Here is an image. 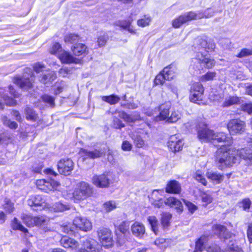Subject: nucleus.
I'll list each match as a JSON object with an SVG mask.
<instances>
[{
  "instance_id": "f257e3e1",
  "label": "nucleus",
  "mask_w": 252,
  "mask_h": 252,
  "mask_svg": "<svg viewBox=\"0 0 252 252\" xmlns=\"http://www.w3.org/2000/svg\"><path fill=\"white\" fill-rule=\"evenodd\" d=\"M230 145H222L215 153V163L219 169L223 170L238 163L241 158L244 159L248 165H252V151L251 149L236 150L229 148Z\"/></svg>"
},
{
  "instance_id": "f03ea898",
  "label": "nucleus",
  "mask_w": 252,
  "mask_h": 252,
  "mask_svg": "<svg viewBox=\"0 0 252 252\" xmlns=\"http://www.w3.org/2000/svg\"><path fill=\"white\" fill-rule=\"evenodd\" d=\"M197 44L196 53L194 58H192L189 69L200 70L203 67L211 68L215 65V61L210 58L205 52L213 51L215 48L213 42H208L205 38H198L195 40Z\"/></svg>"
},
{
  "instance_id": "7ed1b4c3",
  "label": "nucleus",
  "mask_w": 252,
  "mask_h": 252,
  "mask_svg": "<svg viewBox=\"0 0 252 252\" xmlns=\"http://www.w3.org/2000/svg\"><path fill=\"white\" fill-rule=\"evenodd\" d=\"M198 137L202 142H211L214 145L220 142H224L227 145L232 143V138L230 135L223 132L215 133L206 126L198 130Z\"/></svg>"
},
{
  "instance_id": "20e7f679",
  "label": "nucleus",
  "mask_w": 252,
  "mask_h": 252,
  "mask_svg": "<svg viewBox=\"0 0 252 252\" xmlns=\"http://www.w3.org/2000/svg\"><path fill=\"white\" fill-rule=\"evenodd\" d=\"M213 230L215 234L218 235L220 238H223L224 241L228 244V247L225 250L224 252H244L242 248L232 243L234 240V235H232L226 230L225 226L216 224L213 226Z\"/></svg>"
},
{
  "instance_id": "39448f33",
  "label": "nucleus",
  "mask_w": 252,
  "mask_h": 252,
  "mask_svg": "<svg viewBox=\"0 0 252 252\" xmlns=\"http://www.w3.org/2000/svg\"><path fill=\"white\" fill-rule=\"evenodd\" d=\"M44 172L48 176V178L47 180H37L36 182L37 187L45 192L57 190L60 184L58 182L55 181L53 178L55 177L57 174L50 168L45 169Z\"/></svg>"
},
{
  "instance_id": "423d86ee",
  "label": "nucleus",
  "mask_w": 252,
  "mask_h": 252,
  "mask_svg": "<svg viewBox=\"0 0 252 252\" xmlns=\"http://www.w3.org/2000/svg\"><path fill=\"white\" fill-rule=\"evenodd\" d=\"M92 192V188L88 183L81 182L77 185L73 193V198L75 202H78L88 197Z\"/></svg>"
},
{
  "instance_id": "0eeeda50",
  "label": "nucleus",
  "mask_w": 252,
  "mask_h": 252,
  "mask_svg": "<svg viewBox=\"0 0 252 252\" xmlns=\"http://www.w3.org/2000/svg\"><path fill=\"white\" fill-rule=\"evenodd\" d=\"M115 180L114 174L110 172H105L99 175H94L92 179L93 184L100 188H108Z\"/></svg>"
},
{
  "instance_id": "6e6552de",
  "label": "nucleus",
  "mask_w": 252,
  "mask_h": 252,
  "mask_svg": "<svg viewBox=\"0 0 252 252\" xmlns=\"http://www.w3.org/2000/svg\"><path fill=\"white\" fill-rule=\"evenodd\" d=\"M80 242L83 248L79 252H101V246L94 239L88 237H83Z\"/></svg>"
},
{
  "instance_id": "1a4fd4ad",
  "label": "nucleus",
  "mask_w": 252,
  "mask_h": 252,
  "mask_svg": "<svg viewBox=\"0 0 252 252\" xmlns=\"http://www.w3.org/2000/svg\"><path fill=\"white\" fill-rule=\"evenodd\" d=\"M203 15L197 16L196 13L189 12L180 16L172 22V25L175 28H178L183 24H186L191 20L197 19V17H202Z\"/></svg>"
},
{
  "instance_id": "9d476101",
  "label": "nucleus",
  "mask_w": 252,
  "mask_h": 252,
  "mask_svg": "<svg viewBox=\"0 0 252 252\" xmlns=\"http://www.w3.org/2000/svg\"><path fill=\"white\" fill-rule=\"evenodd\" d=\"M246 124L240 119L231 120L227 124V128L230 133L234 134L242 133L245 130Z\"/></svg>"
},
{
  "instance_id": "9b49d317",
  "label": "nucleus",
  "mask_w": 252,
  "mask_h": 252,
  "mask_svg": "<svg viewBox=\"0 0 252 252\" xmlns=\"http://www.w3.org/2000/svg\"><path fill=\"white\" fill-rule=\"evenodd\" d=\"M99 240L104 247L109 248L113 244L112 233L110 230L106 228H100L97 231Z\"/></svg>"
},
{
  "instance_id": "f8f14e48",
  "label": "nucleus",
  "mask_w": 252,
  "mask_h": 252,
  "mask_svg": "<svg viewBox=\"0 0 252 252\" xmlns=\"http://www.w3.org/2000/svg\"><path fill=\"white\" fill-rule=\"evenodd\" d=\"M74 167V163L69 158H63L60 160L58 168L60 174L67 176L69 175Z\"/></svg>"
},
{
  "instance_id": "ddd939ff",
  "label": "nucleus",
  "mask_w": 252,
  "mask_h": 252,
  "mask_svg": "<svg viewBox=\"0 0 252 252\" xmlns=\"http://www.w3.org/2000/svg\"><path fill=\"white\" fill-rule=\"evenodd\" d=\"M30 72L32 73L30 78L26 74H24L22 78L17 77L15 78L14 83L23 90H28L31 88L32 87L34 77L31 71L30 70Z\"/></svg>"
},
{
  "instance_id": "4468645a",
  "label": "nucleus",
  "mask_w": 252,
  "mask_h": 252,
  "mask_svg": "<svg viewBox=\"0 0 252 252\" xmlns=\"http://www.w3.org/2000/svg\"><path fill=\"white\" fill-rule=\"evenodd\" d=\"M171 105L170 103H165L161 105L159 108L160 111L159 114L156 116H154V114L152 112H150L149 113L146 112L145 113L149 116H153L156 121H164L165 120L167 121V119L169 117V109Z\"/></svg>"
},
{
  "instance_id": "2eb2a0df",
  "label": "nucleus",
  "mask_w": 252,
  "mask_h": 252,
  "mask_svg": "<svg viewBox=\"0 0 252 252\" xmlns=\"http://www.w3.org/2000/svg\"><path fill=\"white\" fill-rule=\"evenodd\" d=\"M28 202L30 206L33 207V210L44 209L47 207L45 200L39 195L31 196Z\"/></svg>"
},
{
  "instance_id": "dca6fc26",
  "label": "nucleus",
  "mask_w": 252,
  "mask_h": 252,
  "mask_svg": "<svg viewBox=\"0 0 252 252\" xmlns=\"http://www.w3.org/2000/svg\"><path fill=\"white\" fill-rule=\"evenodd\" d=\"M73 224L76 228L84 231H88L92 229V222L88 219L76 217L73 220Z\"/></svg>"
},
{
  "instance_id": "f3484780",
  "label": "nucleus",
  "mask_w": 252,
  "mask_h": 252,
  "mask_svg": "<svg viewBox=\"0 0 252 252\" xmlns=\"http://www.w3.org/2000/svg\"><path fill=\"white\" fill-rule=\"evenodd\" d=\"M183 145V140L179 139L176 135L171 136L167 143V146L170 151L174 153L181 150Z\"/></svg>"
},
{
  "instance_id": "a211bd4d",
  "label": "nucleus",
  "mask_w": 252,
  "mask_h": 252,
  "mask_svg": "<svg viewBox=\"0 0 252 252\" xmlns=\"http://www.w3.org/2000/svg\"><path fill=\"white\" fill-rule=\"evenodd\" d=\"M80 155L85 158H95L102 157L105 152L101 149H95L93 151L81 149L79 152Z\"/></svg>"
},
{
  "instance_id": "6ab92c4d",
  "label": "nucleus",
  "mask_w": 252,
  "mask_h": 252,
  "mask_svg": "<svg viewBox=\"0 0 252 252\" xmlns=\"http://www.w3.org/2000/svg\"><path fill=\"white\" fill-rule=\"evenodd\" d=\"M165 203L171 207L174 208L178 213H181L183 210L182 202L175 197H170L167 198Z\"/></svg>"
},
{
  "instance_id": "aec40b11",
  "label": "nucleus",
  "mask_w": 252,
  "mask_h": 252,
  "mask_svg": "<svg viewBox=\"0 0 252 252\" xmlns=\"http://www.w3.org/2000/svg\"><path fill=\"white\" fill-rule=\"evenodd\" d=\"M132 234L136 237L141 238L145 232L144 225L139 222H135L131 226Z\"/></svg>"
},
{
  "instance_id": "412c9836",
  "label": "nucleus",
  "mask_w": 252,
  "mask_h": 252,
  "mask_svg": "<svg viewBox=\"0 0 252 252\" xmlns=\"http://www.w3.org/2000/svg\"><path fill=\"white\" fill-rule=\"evenodd\" d=\"M181 185L177 181H170L166 186V191L168 193L178 194L181 192Z\"/></svg>"
},
{
  "instance_id": "4be33fe9",
  "label": "nucleus",
  "mask_w": 252,
  "mask_h": 252,
  "mask_svg": "<svg viewBox=\"0 0 252 252\" xmlns=\"http://www.w3.org/2000/svg\"><path fill=\"white\" fill-rule=\"evenodd\" d=\"M144 132V130L142 129H139L137 131H135L132 133L131 137L133 140L134 142L138 148H141L144 145V141L141 138L140 134H142Z\"/></svg>"
},
{
  "instance_id": "5701e85b",
  "label": "nucleus",
  "mask_w": 252,
  "mask_h": 252,
  "mask_svg": "<svg viewBox=\"0 0 252 252\" xmlns=\"http://www.w3.org/2000/svg\"><path fill=\"white\" fill-rule=\"evenodd\" d=\"M61 244L65 248L76 249L78 246V243L74 240L68 237L64 236L60 241Z\"/></svg>"
},
{
  "instance_id": "b1692460",
  "label": "nucleus",
  "mask_w": 252,
  "mask_h": 252,
  "mask_svg": "<svg viewBox=\"0 0 252 252\" xmlns=\"http://www.w3.org/2000/svg\"><path fill=\"white\" fill-rule=\"evenodd\" d=\"M58 57L63 63H77V61H78V59L74 58L68 52L63 50L60 54H59Z\"/></svg>"
},
{
  "instance_id": "393cba45",
  "label": "nucleus",
  "mask_w": 252,
  "mask_h": 252,
  "mask_svg": "<svg viewBox=\"0 0 252 252\" xmlns=\"http://www.w3.org/2000/svg\"><path fill=\"white\" fill-rule=\"evenodd\" d=\"M224 100L221 104L223 107H229L239 103L240 99L236 96L227 95L224 96Z\"/></svg>"
},
{
  "instance_id": "a878e982",
  "label": "nucleus",
  "mask_w": 252,
  "mask_h": 252,
  "mask_svg": "<svg viewBox=\"0 0 252 252\" xmlns=\"http://www.w3.org/2000/svg\"><path fill=\"white\" fill-rule=\"evenodd\" d=\"M207 177L214 183L218 184L223 180V176L214 171H208L206 173Z\"/></svg>"
},
{
  "instance_id": "bb28decb",
  "label": "nucleus",
  "mask_w": 252,
  "mask_h": 252,
  "mask_svg": "<svg viewBox=\"0 0 252 252\" xmlns=\"http://www.w3.org/2000/svg\"><path fill=\"white\" fill-rule=\"evenodd\" d=\"M133 20L131 16H130L127 21H124L119 22V26L123 29L127 30L129 32L134 34L135 33V30L131 26V22Z\"/></svg>"
},
{
  "instance_id": "cd10ccee",
  "label": "nucleus",
  "mask_w": 252,
  "mask_h": 252,
  "mask_svg": "<svg viewBox=\"0 0 252 252\" xmlns=\"http://www.w3.org/2000/svg\"><path fill=\"white\" fill-rule=\"evenodd\" d=\"M56 78V75L53 71H48L42 77L40 81L45 84L54 80Z\"/></svg>"
},
{
  "instance_id": "c85d7f7f",
  "label": "nucleus",
  "mask_w": 252,
  "mask_h": 252,
  "mask_svg": "<svg viewBox=\"0 0 252 252\" xmlns=\"http://www.w3.org/2000/svg\"><path fill=\"white\" fill-rule=\"evenodd\" d=\"M24 223L29 227H33L36 226L35 220L34 217H32L26 214H23L21 216Z\"/></svg>"
},
{
  "instance_id": "c756f323",
  "label": "nucleus",
  "mask_w": 252,
  "mask_h": 252,
  "mask_svg": "<svg viewBox=\"0 0 252 252\" xmlns=\"http://www.w3.org/2000/svg\"><path fill=\"white\" fill-rule=\"evenodd\" d=\"M26 118L28 120L35 121L38 118L37 114L31 108L27 107L25 109Z\"/></svg>"
},
{
  "instance_id": "7c9ffc66",
  "label": "nucleus",
  "mask_w": 252,
  "mask_h": 252,
  "mask_svg": "<svg viewBox=\"0 0 252 252\" xmlns=\"http://www.w3.org/2000/svg\"><path fill=\"white\" fill-rule=\"evenodd\" d=\"M174 70V68L171 66H167L163 69L162 72L167 80H170L174 78L175 76Z\"/></svg>"
},
{
  "instance_id": "2f4dec72",
  "label": "nucleus",
  "mask_w": 252,
  "mask_h": 252,
  "mask_svg": "<svg viewBox=\"0 0 252 252\" xmlns=\"http://www.w3.org/2000/svg\"><path fill=\"white\" fill-rule=\"evenodd\" d=\"M72 50L75 55L80 56L86 53L87 47L83 44L79 43L75 45Z\"/></svg>"
},
{
  "instance_id": "473e14b6",
  "label": "nucleus",
  "mask_w": 252,
  "mask_h": 252,
  "mask_svg": "<svg viewBox=\"0 0 252 252\" xmlns=\"http://www.w3.org/2000/svg\"><path fill=\"white\" fill-rule=\"evenodd\" d=\"M11 225L12 229L14 230H19L25 233L28 232V229L24 227L16 218H14L11 221Z\"/></svg>"
},
{
  "instance_id": "72a5a7b5",
  "label": "nucleus",
  "mask_w": 252,
  "mask_h": 252,
  "mask_svg": "<svg viewBox=\"0 0 252 252\" xmlns=\"http://www.w3.org/2000/svg\"><path fill=\"white\" fill-rule=\"evenodd\" d=\"M101 99L111 105L115 104L120 100V98L118 95L112 94L109 96H102Z\"/></svg>"
},
{
  "instance_id": "f704fd0d",
  "label": "nucleus",
  "mask_w": 252,
  "mask_h": 252,
  "mask_svg": "<svg viewBox=\"0 0 252 252\" xmlns=\"http://www.w3.org/2000/svg\"><path fill=\"white\" fill-rule=\"evenodd\" d=\"M160 192H163V191L155 190L153 191L151 194V197L153 199H155L157 196L158 197L157 198V200H156L153 204L158 208H159L162 204V201L161 200V198L159 196H158Z\"/></svg>"
},
{
  "instance_id": "c9c22d12",
  "label": "nucleus",
  "mask_w": 252,
  "mask_h": 252,
  "mask_svg": "<svg viewBox=\"0 0 252 252\" xmlns=\"http://www.w3.org/2000/svg\"><path fill=\"white\" fill-rule=\"evenodd\" d=\"M68 209V208L66 205L63 204L60 202H56L53 205L51 208V211L56 212H63Z\"/></svg>"
},
{
  "instance_id": "e433bc0d",
  "label": "nucleus",
  "mask_w": 252,
  "mask_h": 252,
  "mask_svg": "<svg viewBox=\"0 0 252 252\" xmlns=\"http://www.w3.org/2000/svg\"><path fill=\"white\" fill-rule=\"evenodd\" d=\"M171 215L169 213H163L161 215V223L164 228H167L170 223Z\"/></svg>"
},
{
  "instance_id": "4c0bfd02",
  "label": "nucleus",
  "mask_w": 252,
  "mask_h": 252,
  "mask_svg": "<svg viewBox=\"0 0 252 252\" xmlns=\"http://www.w3.org/2000/svg\"><path fill=\"white\" fill-rule=\"evenodd\" d=\"M148 220L151 225L152 230L155 234H157L158 231V221L156 217L152 216H149Z\"/></svg>"
},
{
  "instance_id": "58836bf2",
  "label": "nucleus",
  "mask_w": 252,
  "mask_h": 252,
  "mask_svg": "<svg viewBox=\"0 0 252 252\" xmlns=\"http://www.w3.org/2000/svg\"><path fill=\"white\" fill-rule=\"evenodd\" d=\"M216 76V72L215 71H208L205 74L202 75L200 81L201 82H206L213 80Z\"/></svg>"
},
{
  "instance_id": "ea45409f",
  "label": "nucleus",
  "mask_w": 252,
  "mask_h": 252,
  "mask_svg": "<svg viewBox=\"0 0 252 252\" xmlns=\"http://www.w3.org/2000/svg\"><path fill=\"white\" fill-rule=\"evenodd\" d=\"M42 100L49 106L53 107L55 106V98L48 94H44L41 97Z\"/></svg>"
},
{
  "instance_id": "a19ab883",
  "label": "nucleus",
  "mask_w": 252,
  "mask_h": 252,
  "mask_svg": "<svg viewBox=\"0 0 252 252\" xmlns=\"http://www.w3.org/2000/svg\"><path fill=\"white\" fill-rule=\"evenodd\" d=\"M181 114L179 111H172L171 115L167 119V122L171 123H175L181 118Z\"/></svg>"
},
{
  "instance_id": "79ce46f5",
  "label": "nucleus",
  "mask_w": 252,
  "mask_h": 252,
  "mask_svg": "<svg viewBox=\"0 0 252 252\" xmlns=\"http://www.w3.org/2000/svg\"><path fill=\"white\" fill-rule=\"evenodd\" d=\"M116 114L118 115L119 117L124 119L125 121L127 122H132L139 119L138 118H133L131 116L127 114L123 111L118 112V113H116Z\"/></svg>"
},
{
  "instance_id": "37998d69",
  "label": "nucleus",
  "mask_w": 252,
  "mask_h": 252,
  "mask_svg": "<svg viewBox=\"0 0 252 252\" xmlns=\"http://www.w3.org/2000/svg\"><path fill=\"white\" fill-rule=\"evenodd\" d=\"M210 99L213 101L221 102L223 99L225 95L223 93H214L212 92L210 95Z\"/></svg>"
},
{
  "instance_id": "c03bdc74",
  "label": "nucleus",
  "mask_w": 252,
  "mask_h": 252,
  "mask_svg": "<svg viewBox=\"0 0 252 252\" xmlns=\"http://www.w3.org/2000/svg\"><path fill=\"white\" fill-rule=\"evenodd\" d=\"M34 219L35 220L36 226L46 225L49 221L48 218L44 216L34 217Z\"/></svg>"
},
{
  "instance_id": "a18cd8bd",
  "label": "nucleus",
  "mask_w": 252,
  "mask_h": 252,
  "mask_svg": "<svg viewBox=\"0 0 252 252\" xmlns=\"http://www.w3.org/2000/svg\"><path fill=\"white\" fill-rule=\"evenodd\" d=\"M203 93H196V92H190L189 99L190 101L196 102V101L202 100Z\"/></svg>"
},
{
  "instance_id": "49530a36",
  "label": "nucleus",
  "mask_w": 252,
  "mask_h": 252,
  "mask_svg": "<svg viewBox=\"0 0 252 252\" xmlns=\"http://www.w3.org/2000/svg\"><path fill=\"white\" fill-rule=\"evenodd\" d=\"M75 226L74 224H68L61 227L62 231L69 235H73L75 232Z\"/></svg>"
},
{
  "instance_id": "de8ad7c7",
  "label": "nucleus",
  "mask_w": 252,
  "mask_h": 252,
  "mask_svg": "<svg viewBox=\"0 0 252 252\" xmlns=\"http://www.w3.org/2000/svg\"><path fill=\"white\" fill-rule=\"evenodd\" d=\"M205 239V237H201L198 239L196 242L195 248L193 252H202Z\"/></svg>"
},
{
  "instance_id": "09e8293b",
  "label": "nucleus",
  "mask_w": 252,
  "mask_h": 252,
  "mask_svg": "<svg viewBox=\"0 0 252 252\" xmlns=\"http://www.w3.org/2000/svg\"><path fill=\"white\" fill-rule=\"evenodd\" d=\"M63 51L61 45L58 43H55L51 48L50 52L52 54H55L59 56V54H60Z\"/></svg>"
},
{
  "instance_id": "8fccbe9b",
  "label": "nucleus",
  "mask_w": 252,
  "mask_h": 252,
  "mask_svg": "<svg viewBox=\"0 0 252 252\" xmlns=\"http://www.w3.org/2000/svg\"><path fill=\"white\" fill-rule=\"evenodd\" d=\"M4 202L5 203L3 205V207L5 211L9 213H12L14 210V204L7 198L5 199Z\"/></svg>"
},
{
  "instance_id": "3c124183",
  "label": "nucleus",
  "mask_w": 252,
  "mask_h": 252,
  "mask_svg": "<svg viewBox=\"0 0 252 252\" xmlns=\"http://www.w3.org/2000/svg\"><path fill=\"white\" fill-rule=\"evenodd\" d=\"M78 39L79 36L76 34H68L64 37V41L66 43H73Z\"/></svg>"
},
{
  "instance_id": "603ef678",
  "label": "nucleus",
  "mask_w": 252,
  "mask_h": 252,
  "mask_svg": "<svg viewBox=\"0 0 252 252\" xmlns=\"http://www.w3.org/2000/svg\"><path fill=\"white\" fill-rule=\"evenodd\" d=\"M103 208L106 212H110L116 208V204L114 201H109L103 204Z\"/></svg>"
},
{
  "instance_id": "864d4df0",
  "label": "nucleus",
  "mask_w": 252,
  "mask_h": 252,
  "mask_svg": "<svg viewBox=\"0 0 252 252\" xmlns=\"http://www.w3.org/2000/svg\"><path fill=\"white\" fill-rule=\"evenodd\" d=\"M151 21V19L150 17H146L141 18L137 21V25L139 27H145L148 26Z\"/></svg>"
},
{
  "instance_id": "5fc2aeb1",
  "label": "nucleus",
  "mask_w": 252,
  "mask_h": 252,
  "mask_svg": "<svg viewBox=\"0 0 252 252\" xmlns=\"http://www.w3.org/2000/svg\"><path fill=\"white\" fill-rule=\"evenodd\" d=\"M239 204L240 207L242 208L243 210L248 211L251 204V202L249 199L245 198L239 202Z\"/></svg>"
},
{
  "instance_id": "6e6d98bb",
  "label": "nucleus",
  "mask_w": 252,
  "mask_h": 252,
  "mask_svg": "<svg viewBox=\"0 0 252 252\" xmlns=\"http://www.w3.org/2000/svg\"><path fill=\"white\" fill-rule=\"evenodd\" d=\"M195 178L196 181L201 183L204 186H206L207 184L206 180L204 177L202 173L200 171H197L195 173Z\"/></svg>"
},
{
  "instance_id": "4d7b16f0",
  "label": "nucleus",
  "mask_w": 252,
  "mask_h": 252,
  "mask_svg": "<svg viewBox=\"0 0 252 252\" xmlns=\"http://www.w3.org/2000/svg\"><path fill=\"white\" fill-rule=\"evenodd\" d=\"M196 92V93H204V88L199 83H194L191 87L190 92Z\"/></svg>"
},
{
  "instance_id": "13d9d810",
  "label": "nucleus",
  "mask_w": 252,
  "mask_h": 252,
  "mask_svg": "<svg viewBox=\"0 0 252 252\" xmlns=\"http://www.w3.org/2000/svg\"><path fill=\"white\" fill-rule=\"evenodd\" d=\"M3 124L8 126L11 129H15L17 127L18 125L17 124L13 121H11L10 120L8 119L6 117H4L3 118Z\"/></svg>"
},
{
  "instance_id": "bf43d9fd",
  "label": "nucleus",
  "mask_w": 252,
  "mask_h": 252,
  "mask_svg": "<svg viewBox=\"0 0 252 252\" xmlns=\"http://www.w3.org/2000/svg\"><path fill=\"white\" fill-rule=\"evenodd\" d=\"M201 198L202 202L205 203L204 205L205 206H207L208 204L211 203L213 200V198L211 195L206 192L202 193Z\"/></svg>"
},
{
  "instance_id": "052dcab7",
  "label": "nucleus",
  "mask_w": 252,
  "mask_h": 252,
  "mask_svg": "<svg viewBox=\"0 0 252 252\" xmlns=\"http://www.w3.org/2000/svg\"><path fill=\"white\" fill-rule=\"evenodd\" d=\"M108 39V36L106 33H103L102 35H99L97 39L98 45L102 47L105 45Z\"/></svg>"
},
{
  "instance_id": "680f3d73",
  "label": "nucleus",
  "mask_w": 252,
  "mask_h": 252,
  "mask_svg": "<svg viewBox=\"0 0 252 252\" xmlns=\"http://www.w3.org/2000/svg\"><path fill=\"white\" fill-rule=\"evenodd\" d=\"M183 201L191 213H193L197 210V207L192 202L185 199L183 200Z\"/></svg>"
},
{
  "instance_id": "e2e57ef3",
  "label": "nucleus",
  "mask_w": 252,
  "mask_h": 252,
  "mask_svg": "<svg viewBox=\"0 0 252 252\" xmlns=\"http://www.w3.org/2000/svg\"><path fill=\"white\" fill-rule=\"evenodd\" d=\"M196 14L197 16L200 15H203V17H197V19H200L203 18H209L210 17H212L213 15L214 12L211 9L208 8L206 9L203 13L199 12Z\"/></svg>"
},
{
  "instance_id": "0e129e2a",
  "label": "nucleus",
  "mask_w": 252,
  "mask_h": 252,
  "mask_svg": "<svg viewBox=\"0 0 252 252\" xmlns=\"http://www.w3.org/2000/svg\"><path fill=\"white\" fill-rule=\"evenodd\" d=\"M165 80V76L161 72L156 77L154 82L156 85H161L164 83Z\"/></svg>"
},
{
  "instance_id": "69168bd1",
  "label": "nucleus",
  "mask_w": 252,
  "mask_h": 252,
  "mask_svg": "<svg viewBox=\"0 0 252 252\" xmlns=\"http://www.w3.org/2000/svg\"><path fill=\"white\" fill-rule=\"evenodd\" d=\"M155 244L161 249L165 248L167 246V242L163 238H159L155 240Z\"/></svg>"
},
{
  "instance_id": "338daca9",
  "label": "nucleus",
  "mask_w": 252,
  "mask_h": 252,
  "mask_svg": "<svg viewBox=\"0 0 252 252\" xmlns=\"http://www.w3.org/2000/svg\"><path fill=\"white\" fill-rule=\"evenodd\" d=\"M129 226L130 223L129 221H123L119 226V230L122 233L125 234L128 230Z\"/></svg>"
},
{
  "instance_id": "774afa93",
  "label": "nucleus",
  "mask_w": 252,
  "mask_h": 252,
  "mask_svg": "<svg viewBox=\"0 0 252 252\" xmlns=\"http://www.w3.org/2000/svg\"><path fill=\"white\" fill-rule=\"evenodd\" d=\"M241 109L245 112H247L249 114L252 113V103H245L241 105Z\"/></svg>"
}]
</instances>
